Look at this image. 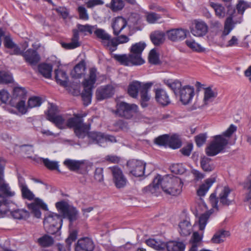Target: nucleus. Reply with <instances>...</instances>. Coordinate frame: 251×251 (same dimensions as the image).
Here are the masks:
<instances>
[{
    "label": "nucleus",
    "instance_id": "obj_1",
    "mask_svg": "<svg viewBox=\"0 0 251 251\" xmlns=\"http://www.w3.org/2000/svg\"><path fill=\"white\" fill-rule=\"evenodd\" d=\"M183 185L181 179L177 176L167 175L162 177L158 175L154 178L152 184L145 187L143 190L145 193L155 194L160 186L166 194L177 196L181 192Z\"/></svg>",
    "mask_w": 251,
    "mask_h": 251
},
{
    "label": "nucleus",
    "instance_id": "obj_2",
    "mask_svg": "<svg viewBox=\"0 0 251 251\" xmlns=\"http://www.w3.org/2000/svg\"><path fill=\"white\" fill-rule=\"evenodd\" d=\"M247 7L246 3L243 0H240L237 4V13L234 7L231 6L228 7L227 13L228 16L225 21L224 30L221 35V38L223 40L225 39L226 37L234 28L235 25L241 23L242 22V15Z\"/></svg>",
    "mask_w": 251,
    "mask_h": 251
},
{
    "label": "nucleus",
    "instance_id": "obj_3",
    "mask_svg": "<svg viewBox=\"0 0 251 251\" xmlns=\"http://www.w3.org/2000/svg\"><path fill=\"white\" fill-rule=\"evenodd\" d=\"M86 114H74V116L68 119L66 126L73 128L76 136L79 138H84L90 129V125L83 123V118Z\"/></svg>",
    "mask_w": 251,
    "mask_h": 251
},
{
    "label": "nucleus",
    "instance_id": "obj_4",
    "mask_svg": "<svg viewBox=\"0 0 251 251\" xmlns=\"http://www.w3.org/2000/svg\"><path fill=\"white\" fill-rule=\"evenodd\" d=\"M62 224L60 215L51 213L46 216L44 220V227L47 232L54 234L59 232Z\"/></svg>",
    "mask_w": 251,
    "mask_h": 251
},
{
    "label": "nucleus",
    "instance_id": "obj_5",
    "mask_svg": "<svg viewBox=\"0 0 251 251\" xmlns=\"http://www.w3.org/2000/svg\"><path fill=\"white\" fill-rule=\"evenodd\" d=\"M228 140L222 135H216L213 141L206 148V153L208 156H213L222 152L227 145Z\"/></svg>",
    "mask_w": 251,
    "mask_h": 251
},
{
    "label": "nucleus",
    "instance_id": "obj_6",
    "mask_svg": "<svg viewBox=\"0 0 251 251\" xmlns=\"http://www.w3.org/2000/svg\"><path fill=\"white\" fill-rule=\"evenodd\" d=\"M138 107L134 104L120 102L117 104L115 114L127 119H131L137 112Z\"/></svg>",
    "mask_w": 251,
    "mask_h": 251
},
{
    "label": "nucleus",
    "instance_id": "obj_7",
    "mask_svg": "<svg viewBox=\"0 0 251 251\" xmlns=\"http://www.w3.org/2000/svg\"><path fill=\"white\" fill-rule=\"evenodd\" d=\"M231 190L228 187H225L219 194V198H216L215 193L211 194L209 197V201L213 208H218V199L220 201V205L228 206L230 204L232 200L229 198Z\"/></svg>",
    "mask_w": 251,
    "mask_h": 251
},
{
    "label": "nucleus",
    "instance_id": "obj_8",
    "mask_svg": "<svg viewBox=\"0 0 251 251\" xmlns=\"http://www.w3.org/2000/svg\"><path fill=\"white\" fill-rule=\"evenodd\" d=\"M55 206L64 217L67 218L70 222H73L77 219L78 211L75 207L70 206L67 202L65 201L57 202Z\"/></svg>",
    "mask_w": 251,
    "mask_h": 251
},
{
    "label": "nucleus",
    "instance_id": "obj_9",
    "mask_svg": "<svg viewBox=\"0 0 251 251\" xmlns=\"http://www.w3.org/2000/svg\"><path fill=\"white\" fill-rule=\"evenodd\" d=\"M89 138L92 140L93 142L99 144L100 146H104L105 143L107 142H115L116 141L114 136L106 135L99 132L88 131L87 134Z\"/></svg>",
    "mask_w": 251,
    "mask_h": 251
},
{
    "label": "nucleus",
    "instance_id": "obj_10",
    "mask_svg": "<svg viewBox=\"0 0 251 251\" xmlns=\"http://www.w3.org/2000/svg\"><path fill=\"white\" fill-rule=\"evenodd\" d=\"M129 172L136 177L142 176L145 173V163L139 160L132 159L127 162Z\"/></svg>",
    "mask_w": 251,
    "mask_h": 251
},
{
    "label": "nucleus",
    "instance_id": "obj_11",
    "mask_svg": "<svg viewBox=\"0 0 251 251\" xmlns=\"http://www.w3.org/2000/svg\"><path fill=\"white\" fill-rule=\"evenodd\" d=\"M111 171L113 182L117 188H122L125 187L127 182V179L123 174L122 170L118 166L109 167Z\"/></svg>",
    "mask_w": 251,
    "mask_h": 251
},
{
    "label": "nucleus",
    "instance_id": "obj_12",
    "mask_svg": "<svg viewBox=\"0 0 251 251\" xmlns=\"http://www.w3.org/2000/svg\"><path fill=\"white\" fill-rule=\"evenodd\" d=\"M96 39L106 49L110 51L112 38L111 36L102 28H96L94 31Z\"/></svg>",
    "mask_w": 251,
    "mask_h": 251
},
{
    "label": "nucleus",
    "instance_id": "obj_13",
    "mask_svg": "<svg viewBox=\"0 0 251 251\" xmlns=\"http://www.w3.org/2000/svg\"><path fill=\"white\" fill-rule=\"evenodd\" d=\"M146 47L144 42H139L132 45L130 48V54L139 65L144 63V60L141 57V54Z\"/></svg>",
    "mask_w": 251,
    "mask_h": 251
},
{
    "label": "nucleus",
    "instance_id": "obj_14",
    "mask_svg": "<svg viewBox=\"0 0 251 251\" xmlns=\"http://www.w3.org/2000/svg\"><path fill=\"white\" fill-rule=\"evenodd\" d=\"M188 34H189L188 30L182 28L172 29L166 32L168 38L174 42L184 40Z\"/></svg>",
    "mask_w": 251,
    "mask_h": 251
},
{
    "label": "nucleus",
    "instance_id": "obj_15",
    "mask_svg": "<svg viewBox=\"0 0 251 251\" xmlns=\"http://www.w3.org/2000/svg\"><path fill=\"white\" fill-rule=\"evenodd\" d=\"M95 244L93 240L88 237L79 239L75 246V251H93Z\"/></svg>",
    "mask_w": 251,
    "mask_h": 251
},
{
    "label": "nucleus",
    "instance_id": "obj_16",
    "mask_svg": "<svg viewBox=\"0 0 251 251\" xmlns=\"http://www.w3.org/2000/svg\"><path fill=\"white\" fill-rule=\"evenodd\" d=\"M153 83L149 82L142 84L141 89L140 91V102L142 107H146L148 105V101L151 99V96L149 91Z\"/></svg>",
    "mask_w": 251,
    "mask_h": 251
},
{
    "label": "nucleus",
    "instance_id": "obj_17",
    "mask_svg": "<svg viewBox=\"0 0 251 251\" xmlns=\"http://www.w3.org/2000/svg\"><path fill=\"white\" fill-rule=\"evenodd\" d=\"M180 100L183 104L189 103L194 96V88L188 85L185 86L179 91Z\"/></svg>",
    "mask_w": 251,
    "mask_h": 251
},
{
    "label": "nucleus",
    "instance_id": "obj_18",
    "mask_svg": "<svg viewBox=\"0 0 251 251\" xmlns=\"http://www.w3.org/2000/svg\"><path fill=\"white\" fill-rule=\"evenodd\" d=\"M114 90L112 85H107L98 88L96 92V97L101 100L110 98L114 94Z\"/></svg>",
    "mask_w": 251,
    "mask_h": 251
},
{
    "label": "nucleus",
    "instance_id": "obj_19",
    "mask_svg": "<svg viewBox=\"0 0 251 251\" xmlns=\"http://www.w3.org/2000/svg\"><path fill=\"white\" fill-rule=\"evenodd\" d=\"M26 62L31 66L36 65L40 61V57L37 52L33 49H28L22 54Z\"/></svg>",
    "mask_w": 251,
    "mask_h": 251
},
{
    "label": "nucleus",
    "instance_id": "obj_20",
    "mask_svg": "<svg viewBox=\"0 0 251 251\" xmlns=\"http://www.w3.org/2000/svg\"><path fill=\"white\" fill-rule=\"evenodd\" d=\"M207 30L208 26L204 22L195 21V27L191 30V32L195 36L201 37L205 35Z\"/></svg>",
    "mask_w": 251,
    "mask_h": 251
},
{
    "label": "nucleus",
    "instance_id": "obj_21",
    "mask_svg": "<svg viewBox=\"0 0 251 251\" xmlns=\"http://www.w3.org/2000/svg\"><path fill=\"white\" fill-rule=\"evenodd\" d=\"M18 182L23 198L29 201L33 200L34 195L27 187V186L25 183L24 178L22 176H19Z\"/></svg>",
    "mask_w": 251,
    "mask_h": 251
},
{
    "label": "nucleus",
    "instance_id": "obj_22",
    "mask_svg": "<svg viewBox=\"0 0 251 251\" xmlns=\"http://www.w3.org/2000/svg\"><path fill=\"white\" fill-rule=\"evenodd\" d=\"M28 208L32 210V213L34 216L37 218H40L41 216V213L40 211L39 208L47 210L48 207L42 200L40 199H36L34 203H32L28 205Z\"/></svg>",
    "mask_w": 251,
    "mask_h": 251
},
{
    "label": "nucleus",
    "instance_id": "obj_23",
    "mask_svg": "<svg viewBox=\"0 0 251 251\" xmlns=\"http://www.w3.org/2000/svg\"><path fill=\"white\" fill-rule=\"evenodd\" d=\"M155 100L157 102L163 106H166L171 102L169 96L166 91L163 89H156L155 90Z\"/></svg>",
    "mask_w": 251,
    "mask_h": 251
},
{
    "label": "nucleus",
    "instance_id": "obj_24",
    "mask_svg": "<svg viewBox=\"0 0 251 251\" xmlns=\"http://www.w3.org/2000/svg\"><path fill=\"white\" fill-rule=\"evenodd\" d=\"M113 58L121 65L124 66L139 65L130 54H114Z\"/></svg>",
    "mask_w": 251,
    "mask_h": 251
},
{
    "label": "nucleus",
    "instance_id": "obj_25",
    "mask_svg": "<svg viewBox=\"0 0 251 251\" xmlns=\"http://www.w3.org/2000/svg\"><path fill=\"white\" fill-rule=\"evenodd\" d=\"M126 25L127 22L125 18L122 17L116 18L112 25L114 35L118 36Z\"/></svg>",
    "mask_w": 251,
    "mask_h": 251
},
{
    "label": "nucleus",
    "instance_id": "obj_26",
    "mask_svg": "<svg viewBox=\"0 0 251 251\" xmlns=\"http://www.w3.org/2000/svg\"><path fill=\"white\" fill-rule=\"evenodd\" d=\"M55 78L57 84L63 87H67L68 83V76L66 72L58 69L54 71Z\"/></svg>",
    "mask_w": 251,
    "mask_h": 251
},
{
    "label": "nucleus",
    "instance_id": "obj_27",
    "mask_svg": "<svg viewBox=\"0 0 251 251\" xmlns=\"http://www.w3.org/2000/svg\"><path fill=\"white\" fill-rule=\"evenodd\" d=\"M97 76V71L95 68H91L87 78H85L83 84L84 87L90 88H94V85L96 82Z\"/></svg>",
    "mask_w": 251,
    "mask_h": 251
},
{
    "label": "nucleus",
    "instance_id": "obj_28",
    "mask_svg": "<svg viewBox=\"0 0 251 251\" xmlns=\"http://www.w3.org/2000/svg\"><path fill=\"white\" fill-rule=\"evenodd\" d=\"M73 35L71 39V42L69 43H63L62 46L67 49H74L80 46V43L79 41V33L77 29H73Z\"/></svg>",
    "mask_w": 251,
    "mask_h": 251
},
{
    "label": "nucleus",
    "instance_id": "obj_29",
    "mask_svg": "<svg viewBox=\"0 0 251 251\" xmlns=\"http://www.w3.org/2000/svg\"><path fill=\"white\" fill-rule=\"evenodd\" d=\"M165 33L164 32L156 30L151 32L150 34V39L155 46H159L165 41Z\"/></svg>",
    "mask_w": 251,
    "mask_h": 251
},
{
    "label": "nucleus",
    "instance_id": "obj_30",
    "mask_svg": "<svg viewBox=\"0 0 251 251\" xmlns=\"http://www.w3.org/2000/svg\"><path fill=\"white\" fill-rule=\"evenodd\" d=\"M86 70L85 63L84 61H80L76 64L71 72V75L73 78H78L84 74Z\"/></svg>",
    "mask_w": 251,
    "mask_h": 251
},
{
    "label": "nucleus",
    "instance_id": "obj_31",
    "mask_svg": "<svg viewBox=\"0 0 251 251\" xmlns=\"http://www.w3.org/2000/svg\"><path fill=\"white\" fill-rule=\"evenodd\" d=\"M215 181L216 179L215 177L206 179L204 183L201 184L197 190L198 195L201 197L204 196Z\"/></svg>",
    "mask_w": 251,
    "mask_h": 251
},
{
    "label": "nucleus",
    "instance_id": "obj_32",
    "mask_svg": "<svg viewBox=\"0 0 251 251\" xmlns=\"http://www.w3.org/2000/svg\"><path fill=\"white\" fill-rule=\"evenodd\" d=\"M142 84L140 82L134 81L130 83L128 87L127 92L129 95L133 98H136L138 96L139 91L141 89Z\"/></svg>",
    "mask_w": 251,
    "mask_h": 251
},
{
    "label": "nucleus",
    "instance_id": "obj_33",
    "mask_svg": "<svg viewBox=\"0 0 251 251\" xmlns=\"http://www.w3.org/2000/svg\"><path fill=\"white\" fill-rule=\"evenodd\" d=\"M147 245L159 251H165V243L159 239H149L146 240Z\"/></svg>",
    "mask_w": 251,
    "mask_h": 251
},
{
    "label": "nucleus",
    "instance_id": "obj_34",
    "mask_svg": "<svg viewBox=\"0 0 251 251\" xmlns=\"http://www.w3.org/2000/svg\"><path fill=\"white\" fill-rule=\"evenodd\" d=\"M185 245L180 242L170 241L165 243V249L167 251H184Z\"/></svg>",
    "mask_w": 251,
    "mask_h": 251
},
{
    "label": "nucleus",
    "instance_id": "obj_35",
    "mask_svg": "<svg viewBox=\"0 0 251 251\" xmlns=\"http://www.w3.org/2000/svg\"><path fill=\"white\" fill-rule=\"evenodd\" d=\"M38 70L39 73L44 77L46 78L51 77L52 70L51 65L46 63H42L38 65Z\"/></svg>",
    "mask_w": 251,
    "mask_h": 251
},
{
    "label": "nucleus",
    "instance_id": "obj_36",
    "mask_svg": "<svg viewBox=\"0 0 251 251\" xmlns=\"http://www.w3.org/2000/svg\"><path fill=\"white\" fill-rule=\"evenodd\" d=\"M129 38L125 35H121L116 37L112 38L111 43V52L116 50L119 44L127 43L129 41Z\"/></svg>",
    "mask_w": 251,
    "mask_h": 251
},
{
    "label": "nucleus",
    "instance_id": "obj_37",
    "mask_svg": "<svg viewBox=\"0 0 251 251\" xmlns=\"http://www.w3.org/2000/svg\"><path fill=\"white\" fill-rule=\"evenodd\" d=\"M230 235L229 231L225 230H220L216 232L211 239L213 243L219 244L224 241V239Z\"/></svg>",
    "mask_w": 251,
    "mask_h": 251
},
{
    "label": "nucleus",
    "instance_id": "obj_38",
    "mask_svg": "<svg viewBox=\"0 0 251 251\" xmlns=\"http://www.w3.org/2000/svg\"><path fill=\"white\" fill-rule=\"evenodd\" d=\"M53 238L48 234H45L37 239V243L43 248L51 247L54 244Z\"/></svg>",
    "mask_w": 251,
    "mask_h": 251
},
{
    "label": "nucleus",
    "instance_id": "obj_39",
    "mask_svg": "<svg viewBox=\"0 0 251 251\" xmlns=\"http://www.w3.org/2000/svg\"><path fill=\"white\" fill-rule=\"evenodd\" d=\"M201 166L202 170L207 172L212 171L215 167L211 159L207 157H203L201 158Z\"/></svg>",
    "mask_w": 251,
    "mask_h": 251
},
{
    "label": "nucleus",
    "instance_id": "obj_40",
    "mask_svg": "<svg viewBox=\"0 0 251 251\" xmlns=\"http://www.w3.org/2000/svg\"><path fill=\"white\" fill-rule=\"evenodd\" d=\"M179 232L181 235L187 236L191 233V225L189 221L185 220L179 224Z\"/></svg>",
    "mask_w": 251,
    "mask_h": 251
},
{
    "label": "nucleus",
    "instance_id": "obj_41",
    "mask_svg": "<svg viewBox=\"0 0 251 251\" xmlns=\"http://www.w3.org/2000/svg\"><path fill=\"white\" fill-rule=\"evenodd\" d=\"M217 94L214 92L210 87L206 88L204 89L203 101L205 105H207L209 102L213 101L214 99L217 97Z\"/></svg>",
    "mask_w": 251,
    "mask_h": 251
},
{
    "label": "nucleus",
    "instance_id": "obj_42",
    "mask_svg": "<svg viewBox=\"0 0 251 251\" xmlns=\"http://www.w3.org/2000/svg\"><path fill=\"white\" fill-rule=\"evenodd\" d=\"M0 192L7 197H13L15 194V192L11 190L9 184L3 182V177L0 183Z\"/></svg>",
    "mask_w": 251,
    "mask_h": 251
},
{
    "label": "nucleus",
    "instance_id": "obj_43",
    "mask_svg": "<svg viewBox=\"0 0 251 251\" xmlns=\"http://www.w3.org/2000/svg\"><path fill=\"white\" fill-rule=\"evenodd\" d=\"M210 5L214 9L216 15L220 19L224 18L226 16V10L221 4L210 2Z\"/></svg>",
    "mask_w": 251,
    "mask_h": 251
},
{
    "label": "nucleus",
    "instance_id": "obj_44",
    "mask_svg": "<svg viewBox=\"0 0 251 251\" xmlns=\"http://www.w3.org/2000/svg\"><path fill=\"white\" fill-rule=\"evenodd\" d=\"M82 162L80 161L72 160L70 159H66L64 164L67 167L69 170L72 171H75L79 169Z\"/></svg>",
    "mask_w": 251,
    "mask_h": 251
},
{
    "label": "nucleus",
    "instance_id": "obj_45",
    "mask_svg": "<svg viewBox=\"0 0 251 251\" xmlns=\"http://www.w3.org/2000/svg\"><path fill=\"white\" fill-rule=\"evenodd\" d=\"M93 88L84 87V91L81 94L82 100L85 105H88L91 102Z\"/></svg>",
    "mask_w": 251,
    "mask_h": 251
},
{
    "label": "nucleus",
    "instance_id": "obj_46",
    "mask_svg": "<svg viewBox=\"0 0 251 251\" xmlns=\"http://www.w3.org/2000/svg\"><path fill=\"white\" fill-rule=\"evenodd\" d=\"M211 214L212 212L206 211L201 215L199 219V229L200 230H204Z\"/></svg>",
    "mask_w": 251,
    "mask_h": 251
},
{
    "label": "nucleus",
    "instance_id": "obj_47",
    "mask_svg": "<svg viewBox=\"0 0 251 251\" xmlns=\"http://www.w3.org/2000/svg\"><path fill=\"white\" fill-rule=\"evenodd\" d=\"M167 146L174 149H178L181 147V143L177 136L176 135L169 136Z\"/></svg>",
    "mask_w": 251,
    "mask_h": 251
},
{
    "label": "nucleus",
    "instance_id": "obj_48",
    "mask_svg": "<svg viewBox=\"0 0 251 251\" xmlns=\"http://www.w3.org/2000/svg\"><path fill=\"white\" fill-rule=\"evenodd\" d=\"M12 217L17 219H26L29 217L28 211L24 209H17L11 212Z\"/></svg>",
    "mask_w": 251,
    "mask_h": 251
},
{
    "label": "nucleus",
    "instance_id": "obj_49",
    "mask_svg": "<svg viewBox=\"0 0 251 251\" xmlns=\"http://www.w3.org/2000/svg\"><path fill=\"white\" fill-rule=\"evenodd\" d=\"M165 84H166L169 88L176 92L178 90H180L181 87V82L178 80L168 79L164 81Z\"/></svg>",
    "mask_w": 251,
    "mask_h": 251
},
{
    "label": "nucleus",
    "instance_id": "obj_50",
    "mask_svg": "<svg viewBox=\"0 0 251 251\" xmlns=\"http://www.w3.org/2000/svg\"><path fill=\"white\" fill-rule=\"evenodd\" d=\"M185 43L189 48L194 51L202 52L205 50V49L203 48L193 40H186L185 41Z\"/></svg>",
    "mask_w": 251,
    "mask_h": 251
},
{
    "label": "nucleus",
    "instance_id": "obj_51",
    "mask_svg": "<svg viewBox=\"0 0 251 251\" xmlns=\"http://www.w3.org/2000/svg\"><path fill=\"white\" fill-rule=\"evenodd\" d=\"M49 121L54 124L60 129L65 128L66 127V125H65V119L61 115H57Z\"/></svg>",
    "mask_w": 251,
    "mask_h": 251
},
{
    "label": "nucleus",
    "instance_id": "obj_52",
    "mask_svg": "<svg viewBox=\"0 0 251 251\" xmlns=\"http://www.w3.org/2000/svg\"><path fill=\"white\" fill-rule=\"evenodd\" d=\"M39 159L42 160L43 164L48 169L50 170H58V162L51 161L48 158H40Z\"/></svg>",
    "mask_w": 251,
    "mask_h": 251
},
{
    "label": "nucleus",
    "instance_id": "obj_53",
    "mask_svg": "<svg viewBox=\"0 0 251 251\" xmlns=\"http://www.w3.org/2000/svg\"><path fill=\"white\" fill-rule=\"evenodd\" d=\"M43 101L42 99L39 97H32L29 99L28 100V107L32 108L38 107L41 105Z\"/></svg>",
    "mask_w": 251,
    "mask_h": 251
},
{
    "label": "nucleus",
    "instance_id": "obj_54",
    "mask_svg": "<svg viewBox=\"0 0 251 251\" xmlns=\"http://www.w3.org/2000/svg\"><path fill=\"white\" fill-rule=\"evenodd\" d=\"M58 112V107L53 104H50L47 113V119L50 120L51 118L57 116Z\"/></svg>",
    "mask_w": 251,
    "mask_h": 251
},
{
    "label": "nucleus",
    "instance_id": "obj_55",
    "mask_svg": "<svg viewBox=\"0 0 251 251\" xmlns=\"http://www.w3.org/2000/svg\"><path fill=\"white\" fill-rule=\"evenodd\" d=\"M149 61L150 63L154 65L160 63L159 55L155 49L151 50L149 55Z\"/></svg>",
    "mask_w": 251,
    "mask_h": 251
},
{
    "label": "nucleus",
    "instance_id": "obj_56",
    "mask_svg": "<svg viewBox=\"0 0 251 251\" xmlns=\"http://www.w3.org/2000/svg\"><path fill=\"white\" fill-rule=\"evenodd\" d=\"M124 6V2L122 0H112L111 2V9L115 12L121 10Z\"/></svg>",
    "mask_w": 251,
    "mask_h": 251
},
{
    "label": "nucleus",
    "instance_id": "obj_57",
    "mask_svg": "<svg viewBox=\"0 0 251 251\" xmlns=\"http://www.w3.org/2000/svg\"><path fill=\"white\" fill-rule=\"evenodd\" d=\"M170 169L172 172L176 174H183L186 171L182 164H173L171 166Z\"/></svg>",
    "mask_w": 251,
    "mask_h": 251
},
{
    "label": "nucleus",
    "instance_id": "obj_58",
    "mask_svg": "<svg viewBox=\"0 0 251 251\" xmlns=\"http://www.w3.org/2000/svg\"><path fill=\"white\" fill-rule=\"evenodd\" d=\"M12 81V77L11 75L5 71L0 72V83H8Z\"/></svg>",
    "mask_w": 251,
    "mask_h": 251
},
{
    "label": "nucleus",
    "instance_id": "obj_59",
    "mask_svg": "<svg viewBox=\"0 0 251 251\" xmlns=\"http://www.w3.org/2000/svg\"><path fill=\"white\" fill-rule=\"evenodd\" d=\"M77 30L83 33L88 32L90 34L93 33V26L89 25H82L78 24L77 25Z\"/></svg>",
    "mask_w": 251,
    "mask_h": 251
},
{
    "label": "nucleus",
    "instance_id": "obj_60",
    "mask_svg": "<svg viewBox=\"0 0 251 251\" xmlns=\"http://www.w3.org/2000/svg\"><path fill=\"white\" fill-rule=\"evenodd\" d=\"M77 11L80 19L87 20L89 19V15L87 13V10L84 6H79L77 8Z\"/></svg>",
    "mask_w": 251,
    "mask_h": 251
},
{
    "label": "nucleus",
    "instance_id": "obj_61",
    "mask_svg": "<svg viewBox=\"0 0 251 251\" xmlns=\"http://www.w3.org/2000/svg\"><path fill=\"white\" fill-rule=\"evenodd\" d=\"M169 135H163L156 138L155 140V142L156 144L162 146H167L168 141Z\"/></svg>",
    "mask_w": 251,
    "mask_h": 251
},
{
    "label": "nucleus",
    "instance_id": "obj_62",
    "mask_svg": "<svg viewBox=\"0 0 251 251\" xmlns=\"http://www.w3.org/2000/svg\"><path fill=\"white\" fill-rule=\"evenodd\" d=\"M77 236V232L76 230L72 231L69 234L68 237L66 240V244L69 248L72 245V243L75 241Z\"/></svg>",
    "mask_w": 251,
    "mask_h": 251
},
{
    "label": "nucleus",
    "instance_id": "obj_63",
    "mask_svg": "<svg viewBox=\"0 0 251 251\" xmlns=\"http://www.w3.org/2000/svg\"><path fill=\"white\" fill-rule=\"evenodd\" d=\"M160 18L161 17L159 14L153 12L150 13L147 15V20L151 24L154 23Z\"/></svg>",
    "mask_w": 251,
    "mask_h": 251
},
{
    "label": "nucleus",
    "instance_id": "obj_64",
    "mask_svg": "<svg viewBox=\"0 0 251 251\" xmlns=\"http://www.w3.org/2000/svg\"><path fill=\"white\" fill-rule=\"evenodd\" d=\"M206 134H200L195 137V141L198 147L201 146L206 141Z\"/></svg>",
    "mask_w": 251,
    "mask_h": 251
}]
</instances>
